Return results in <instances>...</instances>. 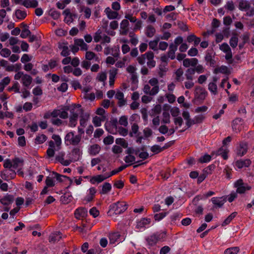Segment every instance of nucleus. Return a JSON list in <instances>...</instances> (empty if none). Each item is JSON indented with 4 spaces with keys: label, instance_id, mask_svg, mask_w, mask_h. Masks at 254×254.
Listing matches in <instances>:
<instances>
[{
    "label": "nucleus",
    "instance_id": "nucleus-1",
    "mask_svg": "<svg viewBox=\"0 0 254 254\" xmlns=\"http://www.w3.org/2000/svg\"><path fill=\"white\" fill-rule=\"evenodd\" d=\"M127 206L128 205L127 202L118 201L110 205L107 214L109 216H114L121 214L127 209Z\"/></svg>",
    "mask_w": 254,
    "mask_h": 254
},
{
    "label": "nucleus",
    "instance_id": "nucleus-2",
    "mask_svg": "<svg viewBox=\"0 0 254 254\" xmlns=\"http://www.w3.org/2000/svg\"><path fill=\"white\" fill-rule=\"evenodd\" d=\"M166 237L165 232H158L148 236L146 240L149 246H155L159 241H163Z\"/></svg>",
    "mask_w": 254,
    "mask_h": 254
},
{
    "label": "nucleus",
    "instance_id": "nucleus-3",
    "mask_svg": "<svg viewBox=\"0 0 254 254\" xmlns=\"http://www.w3.org/2000/svg\"><path fill=\"white\" fill-rule=\"evenodd\" d=\"M233 187L236 189V192L238 194H244L247 191L252 189V187L247 183H245L243 180L239 179L233 184Z\"/></svg>",
    "mask_w": 254,
    "mask_h": 254
},
{
    "label": "nucleus",
    "instance_id": "nucleus-4",
    "mask_svg": "<svg viewBox=\"0 0 254 254\" xmlns=\"http://www.w3.org/2000/svg\"><path fill=\"white\" fill-rule=\"evenodd\" d=\"M15 80H20L21 83L23 86L29 87L32 82V77L27 74H24L22 71H18L14 76Z\"/></svg>",
    "mask_w": 254,
    "mask_h": 254
},
{
    "label": "nucleus",
    "instance_id": "nucleus-5",
    "mask_svg": "<svg viewBox=\"0 0 254 254\" xmlns=\"http://www.w3.org/2000/svg\"><path fill=\"white\" fill-rule=\"evenodd\" d=\"M70 116L69 117V126L74 127L77 124V119L79 115L82 112V110L80 108V106L78 108L74 107L70 111Z\"/></svg>",
    "mask_w": 254,
    "mask_h": 254
},
{
    "label": "nucleus",
    "instance_id": "nucleus-6",
    "mask_svg": "<svg viewBox=\"0 0 254 254\" xmlns=\"http://www.w3.org/2000/svg\"><path fill=\"white\" fill-rule=\"evenodd\" d=\"M127 152L129 153H134L135 155L139 157L142 160H145L149 157L148 153L145 151L143 148H134L131 147H129L127 148Z\"/></svg>",
    "mask_w": 254,
    "mask_h": 254
},
{
    "label": "nucleus",
    "instance_id": "nucleus-7",
    "mask_svg": "<svg viewBox=\"0 0 254 254\" xmlns=\"http://www.w3.org/2000/svg\"><path fill=\"white\" fill-rule=\"evenodd\" d=\"M14 199V196L9 193H6L3 196L0 197V202L6 206L4 208L5 211H9L10 207L8 206L13 202Z\"/></svg>",
    "mask_w": 254,
    "mask_h": 254
},
{
    "label": "nucleus",
    "instance_id": "nucleus-8",
    "mask_svg": "<svg viewBox=\"0 0 254 254\" xmlns=\"http://www.w3.org/2000/svg\"><path fill=\"white\" fill-rule=\"evenodd\" d=\"M228 152L227 144H223L218 150L212 151V156H221L224 160H227L228 158Z\"/></svg>",
    "mask_w": 254,
    "mask_h": 254
},
{
    "label": "nucleus",
    "instance_id": "nucleus-9",
    "mask_svg": "<svg viewBox=\"0 0 254 254\" xmlns=\"http://www.w3.org/2000/svg\"><path fill=\"white\" fill-rule=\"evenodd\" d=\"M143 135L141 133L140 135L137 138V143H141L142 140L149 141L150 138L152 136L153 131L149 127H145L143 130Z\"/></svg>",
    "mask_w": 254,
    "mask_h": 254
},
{
    "label": "nucleus",
    "instance_id": "nucleus-10",
    "mask_svg": "<svg viewBox=\"0 0 254 254\" xmlns=\"http://www.w3.org/2000/svg\"><path fill=\"white\" fill-rule=\"evenodd\" d=\"M118 124L117 119H113L110 121L107 125H106V128L109 132L115 134L118 132L119 127Z\"/></svg>",
    "mask_w": 254,
    "mask_h": 254
},
{
    "label": "nucleus",
    "instance_id": "nucleus-11",
    "mask_svg": "<svg viewBox=\"0 0 254 254\" xmlns=\"http://www.w3.org/2000/svg\"><path fill=\"white\" fill-rule=\"evenodd\" d=\"M195 98L199 100H204L206 96L207 92L203 88L200 86H196L194 90Z\"/></svg>",
    "mask_w": 254,
    "mask_h": 254
},
{
    "label": "nucleus",
    "instance_id": "nucleus-12",
    "mask_svg": "<svg viewBox=\"0 0 254 254\" xmlns=\"http://www.w3.org/2000/svg\"><path fill=\"white\" fill-rule=\"evenodd\" d=\"M109 238L110 243L112 244H119L125 240L124 236H122L118 232L110 233Z\"/></svg>",
    "mask_w": 254,
    "mask_h": 254
},
{
    "label": "nucleus",
    "instance_id": "nucleus-13",
    "mask_svg": "<svg viewBox=\"0 0 254 254\" xmlns=\"http://www.w3.org/2000/svg\"><path fill=\"white\" fill-rule=\"evenodd\" d=\"M211 201L215 208H221L227 201V197L222 196L221 197H213L211 198Z\"/></svg>",
    "mask_w": 254,
    "mask_h": 254
},
{
    "label": "nucleus",
    "instance_id": "nucleus-14",
    "mask_svg": "<svg viewBox=\"0 0 254 254\" xmlns=\"http://www.w3.org/2000/svg\"><path fill=\"white\" fill-rule=\"evenodd\" d=\"M150 222V218H142L137 222L136 227L139 231H142L149 227Z\"/></svg>",
    "mask_w": 254,
    "mask_h": 254
},
{
    "label": "nucleus",
    "instance_id": "nucleus-15",
    "mask_svg": "<svg viewBox=\"0 0 254 254\" xmlns=\"http://www.w3.org/2000/svg\"><path fill=\"white\" fill-rule=\"evenodd\" d=\"M81 154L80 149L78 148H74L71 153H70L67 156V158H69V160L70 161V163L72 162H75L79 160Z\"/></svg>",
    "mask_w": 254,
    "mask_h": 254
},
{
    "label": "nucleus",
    "instance_id": "nucleus-16",
    "mask_svg": "<svg viewBox=\"0 0 254 254\" xmlns=\"http://www.w3.org/2000/svg\"><path fill=\"white\" fill-rule=\"evenodd\" d=\"M61 144H49V146L47 150V155L49 158L54 157L55 153L59 151L61 148Z\"/></svg>",
    "mask_w": 254,
    "mask_h": 254
},
{
    "label": "nucleus",
    "instance_id": "nucleus-17",
    "mask_svg": "<svg viewBox=\"0 0 254 254\" xmlns=\"http://www.w3.org/2000/svg\"><path fill=\"white\" fill-rule=\"evenodd\" d=\"M115 98L118 100V105L120 107L126 105L127 103V101L124 97V94L121 90L116 91Z\"/></svg>",
    "mask_w": 254,
    "mask_h": 254
},
{
    "label": "nucleus",
    "instance_id": "nucleus-18",
    "mask_svg": "<svg viewBox=\"0 0 254 254\" xmlns=\"http://www.w3.org/2000/svg\"><path fill=\"white\" fill-rule=\"evenodd\" d=\"M106 171V168L105 167L103 168L102 172H105L104 174L101 175H98L95 176L93 177L91 180L90 182L94 184L95 183H100L105 180L108 179L107 175L106 172H105Z\"/></svg>",
    "mask_w": 254,
    "mask_h": 254
},
{
    "label": "nucleus",
    "instance_id": "nucleus-19",
    "mask_svg": "<svg viewBox=\"0 0 254 254\" xmlns=\"http://www.w3.org/2000/svg\"><path fill=\"white\" fill-rule=\"evenodd\" d=\"M220 49L222 51H223V52L226 53L225 59L227 60H230L232 59V51H231V50L230 47L227 43H224L222 44H221L220 46Z\"/></svg>",
    "mask_w": 254,
    "mask_h": 254
},
{
    "label": "nucleus",
    "instance_id": "nucleus-20",
    "mask_svg": "<svg viewBox=\"0 0 254 254\" xmlns=\"http://www.w3.org/2000/svg\"><path fill=\"white\" fill-rule=\"evenodd\" d=\"M96 192V190L94 187H91L87 190L86 195L83 199V200L86 203L91 201L95 196Z\"/></svg>",
    "mask_w": 254,
    "mask_h": 254
},
{
    "label": "nucleus",
    "instance_id": "nucleus-21",
    "mask_svg": "<svg viewBox=\"0 0 254 254\" xmlns=\"http://www.w3.org/2000/svg\"><path fill=\"white\" fill-rule=\"evenodd\" d=\"M80 139V135H74L72 132L68 133L65 136V141H69V143H79Z\"/></svg>",
    "mask_w": 254,
    "mask_h": 254
},
{
    "label": "nucleus",
    "instance_id": "nucleus-22",
    "mask_svg": "<svg viewBox=\"0 0 254 254\" xmlns=\"http://www.w3.org/2000/svg\"><path fill=\"white\" fill-rule=\"evenodd\" d=\"M163 144H160V145L156 144H154L151 147V151L154 154H157L163 150L170 147V145L171 144H165L164 145H162Z\"/></svg>",
    "mask_w": 254,
    "mask_h": 254
},
{
    "label": "nucleus",
    "instance_id": "nucleus-23",
    "mask_svg": "<svg viewBox=\"0 0 254 254\" xmlns=\"http://www.w3.org/2000/svg\"><path fill=\"white\" fill-rule=\"evenodd\" d=\"M120 48L118 46H115L112 48H107L105 50V54H111L114 58H118L120 55Z\"/></svg>",
    "mask_w": 254,
    "mask_h": 254
},
{
    "label": "nucleus",
    "instance_id": "nucleus-24",
    "mask_svg": "<svg viewBox=\"0 0 254 254\" xmlns=\"http://www.w3.org/2000/svg\"><path fill=\"white\" fill-rule=\"evenodd\" d=\"M129 22L127 19H124L120 24V34L126 35L128 32Z\"/></svg>",
    "mask_w": 254,
    "mask_h": 254
},
{
    "label": "nucleus",
    "instance_id": "nucleus-25",
    "mask_svg": "<svg viewBox=\"0 0 254 254\" xmlns=\"http://www.w3.org/2000/svg\"><path fill=\"white\" fill-rule=\"evenodd\" d=\"M141 133L139 132V127L136 123H133L131 125V130L129 133L130 137H134L136 138V140L137 138L140 135Z\"/></svg>",
    "mask_w": 254,
    "mask_h": 254
},
{
    "label": "nucleus",
    "instance_id": "nucleus-26",
    "mask_svg": "<svg viewBox=\"0 0 254 254\" xmlns=\"http://www.w3.org/2000/svg\"><path fill=\"white\" fill-rule=\"evenodd\" d=\"M64 153L61 152L59 154L56 156V160L57 162H60L62 165L67 166L70 164V161L69 160V158L66 159H64Z\"/></svg>",
    "mask_w": 254,
    "mask_h": 254
},
{
    "label": "nucleus",
    "instance_id": "nucleus-27",
    "mask_svg": "<svg viewBox=\"0 0 254 254\" xmlns=\"http://www.w3.org/2000/svg\"><path fill=\"white\" fill-rule=\"evenodd\" d=\"M242 120L240 118H237L233 120L232 123V129L235 132H238L241 131L242 128Z\"/></svg>",
    "mask_w": 254,
    "mask_h": 254
},
{
    "label": "nucleus",
    "instance_id": "nucleus-28",
    "mask_svg": "<svg viewBox=\"0 0 254 254\" xmlns=\"http://www.w3.org/2000/svg\"><path fill=\"white\" fill-rule=\"evenodd\" d=\"M15 175V171L12 172L10 171L5 170L1 173L0 177L4 181H9L11 179H13Z\"/></svg>",
    "mask_w": 254,
    "mask_h": 254
},
{
    "label": "nucleus",
    "instance_id": "nucleus-29",
    "mask_svg": "<svg viewBox=\"0 0 254 254\" xmlns=\"http://www.w3.org/2000/svg\"><path fill=\"white\" fill-rule=\"evenodd\" d=\"M251 164V161L247 159L245 160H238L235 162V166L238 169H242L245 167H248Z\"/></svg>",
    "mask_w": 254,
    "mask_h": 254
},
{
    "label": "nucleus",
    "instance_id": "nucleus-30",
    "mask_svg": "<svg viewBox=\"0 0 254 254\" xmlns=\"http://www.w3.org/2000/svg\"><path fill=\"white\" fill-rule=\"evenodd\" d=\"M198 63L196 58L185 59L183 60V64L185 67H189L190 66H195Z\"/></svg>",
    "mask_w": 254,
    "mask_h": 254
},
{
    "label": "nucleus",
    "instance_id": "nucleus-31",
    "mask_svg": "<svg viewBox=\"0 0 254 254\" xmlns=\"http://www.w3.org/2000/svg\"><path fill=\"white\" fill-rule=\"evenodd\" d=\"M22 5L27 8H36L38 5V2L37 0H23Z\"/></svg>",
    "mask_w": 254,
    "mask_h": 254
},
{
    "label": "nucleus",
    "instance_id": "nucleus-32",
    "mask_svg": "<svg viewBox=\"0 0 254 254\" xmlns=\"http://www.w3.org/2000/svg\"><path fill=\"white\" fill-rule=\"evenodd\" d=\"M155 88L153 87L151 88L150 85L145 84L142 90L143 92L146 94L150 96H155L158 93V92L156 90V89Z\"/></svg>",
    "mask_w": 254,
    "mask_h": 254
},
{
    "label": "nucleus",
    "instance_id": "nucleus-33",
    "mask_svg": "<svg viewBox=\"0 0 254 254\" xmlns=\"http://www.w3.org/2000/svg\"><path fill=\"white\" fill-rule=\"evenodd\" d=\"M127 151L128 150L127 148L125 151V153L127 154V155L125 157L124 161L127 164V165L128 166L132 165L135 162V158L134 156V153H129L127 152Z\"/></svg>",
    "mask_w": 254,
    "mask_h": 254
},
{
    "label": "nucleus",
    "instance_id": "nucleus-34",
    "mask_svg": "<svg viewBox=\"0 0 254 254\" xmlns=\"http://www.w3.org/2000/svg\"><path fill=\"white\" fill-rule=\"evenodd\" d=\"M87 214V210L85 208H78L74 212L76 218L80 219L85 217Z\"/></svg>",
    "mask_w": 254,
    "mask_h": 254
},
{
    "label": "nucleus",
    "instance_id": "nucleus-35",
    "mask_svg": "<svg viewBox=\"0 0 254 254\" xmlns=\"http://www.w3.org/2000/svg\"><path fill=\"white\" fill-rule=\"evenodd\" d=\"M106 120V117L95 116L93 117L92 123L95 127H99L101 126L102 123Z\"/></svg>",
    "mask_w": 254,
    "mask_h": 254
},
{
    "label": "nucleus",
    "instance_id": "nucleus-36",
    "mask_svg": "<svg viewBox=\"0 0 254 254\" xmlns=\"http://www.w3.org/2000/svg\"><path fill=\"white\" fill-rule=\"evenodd\" d=\"M104 12L109 19H116L119 16L118 12L113 11L109 7L106 8Z\"/></svg>",
    "mask_w": 254,
    "mask_h": 254
},
{
    "label": "nucleus",
    "instance_id": "nucleus-37",
    "mask_svg": "<svg viewBox=\"0 0 254 254\" xmlns=\"http://www.w3.org/2000/svg\"><path fill=\"white\" fill-rule=\"evenodd\" d=\"M118 69L113 68L109 71V85L112 87L114 85L115 78L117 74Z\"/></svg>",
    "mask_w": 254,
    "mask_h": 254
},
{
    "label": "nucleus",
    "instance_id": "nucleus-38",
    "mask_svg": "<svg viewBox=\"0 0 254 254\" xmlns=\"http://www.w3.org/2000/svg\"><path fill=\"white\" fill-rule=\"evenodd\" d=\"M118 145H115L112 147V151L115 154H119L123 152V149L126 148V149L127 147L128 144H117Z\"/></svg>",
    "mask_w": 254,
    "mask_h": 254
},
{
    "label": "nucleus",
    "instance_id": "nucleus-39",
    "mask_svg": "<svg viewBox=\"0 0 254 254\" xmlns=\"http://www.w3.org/2000/svg\"><path fill=\"white\" fill-rule=\"evenodd\" d=\"M247 150V144H239L237 148L236 152L239 156H242L246 153Z\"/></svg>",
    "mask_w": 254,
    "mask_h": 254
},
{
    "label": "nucleus",
    "instance_id": "nucleus-40",
    "mask_svg": "<svg viewBox=\"0 0 254 254\" xmlns=\"http://www.w3.org/2000/svg\"><path fill=\"white\" fill-rule=\"evenodd\" d=\"M53 174L55 175V177L56 178L57 180L59 182H62L67 180L69 182L70 184L72 183V179L68 177L60 175L56 172H54Z\"/></svg>",
    "mask_w": 254,
    "mask_h": 254
},
{
    "label": "nucleus",
    "instance_id": "nucleus-41",
    "mask_svg": "<svg viewBox=\"0 0 254 254\" xmlns=\"http://www.w3.org/2000/svg\"><path fill=\"white\" fill-rule=\"evenodd\" d=\"M74 44L76 46L79 47L81 51H87L88 49V45L82 39H74Z\"/></svg>",
    "mask_w": 254,
    "mask_h": 254
},
{
    "label": "nucleus",
    "instance_id": "nucleus-42",
    "mask_svg": "<svg viewBox=\"0 0 254 254\" xmlns=\"http://www.w3.org/2000/svg\"><path fill=\"white\" fill-rule=\"evenodd\" d=\"M214 73L215 74L221 73L228 75L230 74V71L227 66L222 65L215 68L214 70Z\"/></svg>",
    "mask_w": 254,
    "mask_h": 254
},
{
    "label": "nucleus",
    "instance_id": "nucleus-43",
    "mask_svg": "<svg viewBox=\"0 0 254 254\" xmlns=\"http://www.w3.org/2000/svg\"><path fill=\"white\" fill-rule=\"evenodd\" d=\"M155 28L151 25H147L145 29V35L149 38H152L155 34Z\"/></svg>",
    "mask_w": 254,
    "mask_h": 254
},
{
    "label": "nucleus",
    "instance_id": "nucleus-44",
    "mask_svg": "<svg viewBox=\"0 0 254 254\" xmlns=\"http://www.w3.org/2000/svg\"><path fill=\"white\" fill-rule=\"evenodd\" d=\"M147 55H148V59H147V64L148 67L150 68L153 67L155 66L156 63L153 60L154 58V54L152 52L149 51L147 52Z\"/></svg>",
    "mask_w": 254,
    "mask_h": 254
},
{
    "label": "nucleus",
    "instance_id": "nucleus-45",
    "mask_svg": "<svg viewBox=\"0 0 254 254\" xmlns=\"http://www.w3.org/2000/svg\"><path fill=\"white\" fill-rule=\"evenodd\" d=\"M177 50V48L176 47V46H174L173 43L170 44L168 52V57L170 58L171 60L174 59L175 58V52Z\"/></svg>",
    "mask_w": 254,
    "mask_h": 254
},
{
    "label": "nucleus",
    "instance_id": "nucleus-46",
    "mask_svg": "<svg viewBox=\"0 0 254 254\" xmlns=\"http://www.w3.org/2000/svg\"><path fill=\"white\" fill-rule=\"evenodd\" d=\"M175 80L178 82H182L184 79V77L183 76L184 74V71L181 68H179L177 69L175 72Z\"/></svg>",
    "mask_w": 254,
    "mask_h": 254
},
{
    "label": "nucleus",
    "instance_id": "nucleus-47",
    "mask_svg": "<svg viewBox=\"0 0 254 254\" xmlns=\"http://www.w3.org/2000/svg\"><path fill=\"white\" fill-rule=\"evenodd\" d=\"M100 149L101 147L98 144H94L89 148V152L92 155H95L100 152Z\"/></svg>",
    "mask_w": 254,
    "mask_h": 254
},
{
    "label": "nucleus",
    "instance_id": "nucleus-48",
    "mask_svg": "<svg viewBox=\"0 0 254 254\" xmlns=\"http://www.w3.org/2000/svg\"><path fill=\"white\" fill-rule=\"evenodd\" d=\"M214 157V156H212V152L210 155L205 154L199 158L198 161L201 163H208L211 160L212 157Z\"/></svg>",
    "mask_w": 254,
    "mask_h": 254
},
{
    "label": "nucleus",
    "instance_id": "nucleus-49",
    "mask_svg": "<svg viewBox=\"0 0 254 254\" xmlns=\"http://www.w3.org/2000/svg\"><path fill=\"white\" fill-rule=\"evenodd\" d=\"M194 70L193 68H188L185 73V77L186 80H193L194 79Z\"/></svg>",
    "mask_w": 254,
    "mask_h": 254
},
{
    "label": "nucleus",
    "instance_id": "nucleus-50",
    "mask_svg": "<svg viewBox=\"0 0 254 254\" xmlns=\"http://www.w3.org/2000/svg\"><path fill=\"white\" fill-rule=\"evenodd\" d=\"M62 238V234L60 232H56L53 233L49 238V241L50 242L55 243L56 241H59Z\"/></svg>",
    "mask_w": 254,
    "mask_h": 254
},
{
    "label": "nucleus",
    "instance_id": "nucleus-51",
    "mask_svg": "<svg viewBox=\"0 0 254 254\" xmlns=\"http://www.w3.org/2000/svg\"><path fill=\"white\" fill-rule=\"evenodd\" d=\"M85 59L88 61L94 60L95 61H99L98 57L92 52L87 51L85 53Z\"/></svg>",
    "mask_w": 254,
    "mask_h": 254
},
{
    "label": "nucleus",
    "instance_id": "nucleus-52",
    "mask_svg": "<svg viewBox=\"0 0 254 254\" xmlns=\"http://www.w3.org/2000/svg\"><path fill=\"white\" fill-rule=\"evenodd\" d=\"M250 7V4L246 0H241L239 2V8L242 11H247Z\"/></svg>",
    "mask_w": 254,
    "mask_h": 254
},
{
    "label": "nucleus",
    "instance_id": "nucleus-53",
    "mask_svg": "<svg viewBox=\"0 0 254 254\" xmlns=\"http://www.w3.org/2000/svg\"><path fill=\"white\" fill-rule=\"evenodd\" d=\"M237 212H234L232 213L228 217H227L222 222V226H225L232 221V220L237 216Z\"/></svg>",
    "mask_w": 254,
    "mask_h": 254
},
{
    "label": "nucleus",
    "instance_id": "nucleus-54",
    "mask_svg": "<svg viewBox=\"0 0 254 254\" xmlns=\"http://www.w3.org/2000/svg\"><path fill=\"white\" fill-rule=\"evenodd\" d=\"M215 168V166L214 164H211L203 170L202 173L207 177L209 175L212 174Z\"/></svg>",
    "mask_w": 254,
    "mask_h": 254
},
{
    "label": "nucleus",
    "instance_id": "nucleus-55",
    "mask_svg": "<svg viewBox=\"0 0 254 254\" xmlns=\"http://www.w3.org/2000/svg\"><path fill=\"white\" fill-rule=\"evenodd\" d=\"M15 14L16 18L20 20L24 19L27 15L26 12L25 10H22L20 9L16 10L15 11Z\"/></svg>",
    "mask_w": 254,
    "mask_h": 254
},
{
    "label": "nucleus",
    "instance_id": "nucleus-56",
    "mask_svg": "<svg viewBox=\"0 0 254 254\" xmlns=\"http://www.w3.org/2000/svg\"><path fill=\"white\" fill-rule=\"evenodd\" d=\"M209 91L213 95H216L218 94L217 86L214 82H210L208 86Z\"/></svg>",
    "mask_w": 254,
    "mask_h": 254
},
{
    "label": "nucleus",
    "instance_id": "nucleus-57",
    "mask_svg": "<svg viewBox=\"0 0 254 254\" xmlns=\"http://www.w3.org/2000/svg\"><path fill=\"white\" fill-rule=\"evenodd\" d=\"M148 83L149 85L152 86L153 88H155L156 89V91L159 92V82L158 80L156 78H151L148 81Z\"/></svg>",
    "mask_w": 254,
    "mask_h": 254
},
{
    "label": "nucleus",
    "instance_id": "nucleus-58",
    "mask_svg": "<svg viewBox=\"0 0 254 254\" xmlns=\"http://www.w3.org/2000/svg\"><path fill=\"white\" fill-rule=\"evenodd\" d=\"M238 36L237 34L233 35L230 39L229 43L230 46L233 48H236L238 45Z\"/></svg>",
    "mask_w": 254,
    "mask_h": 254
},
{
    "label": "nucleus",
    "instance_id": "nucleus-59",
    "mask_svg": "<svg viewBox=\"0 0 254 254\" xmlns=\"http://www.w3.org/2000/svg\"><path fill=\"white\" fill-rule=\"evenodd\" d=\"M119 124L124 126V127H126L128 125V118L127 116H121L118 121Z\"/></svg>",
    "mask_w": 254,
    "mask_h": 254
},
{
    "label": "nucleus",
    "instance_id": "nucleus-60",
    "mask_svg": "<svg viewBox=\"0 0 254 254\" xmlns=\"http://www.w3.org/2000/svg\"><path fill=\"white\" fill-rule=\"evenodd\" d=\"M112 189L111 185L109 183H105L102 186L101 193L106 194L109 192Z\"/></svg>",
    "mask_w": 254,
    "mask_h": 254
},
{
    "label": "nucleus",
    "instance_id": "nucleus-61",
    "mask_svg": "<svg viewBox=\"0 0 254 254\" xmlns=\"http://www.w3.org/2000/svg\"><path fill=\"white\" fill-rule=\"evenodd\" d=\"M239 251V248L238 247H231L227 249L225 252L224 254H237Z\"/></svg>",
    "mask_w": 254,
    "mask_h": 254
},
{
    "label": "nucleus",
    "instance_id": "nucleus-62",
    "mask_svg": "<svg viewBox=\"0 0 254 254\" xmlns=\"http://www.w3.org/2000/svg\"><path fill=\"white\" fill-rule=\"evenodd\" d=\"M20 66L18 64H15L14 65H7L6 66L5 70L7 71H17L20 69Z\"/></svg>",
    "mask_w": 254,
    "mask_h": 254
},
{
    "label": "nucleus",
    "instance_id": "nucleus-63",
    "mask_svg": "<svg viewBox=\"0 0 254 254\" xmlns=\"http://www.w3.org/2000/svg\"><path fill=\"white\" fill-rule=\"evenodd\" d=\"M59 48L62 50L61 55L64 57H66L69 54V51L67 46L60 45Z\"/></svg>",
    "mask_w": 254,
    "mask_h": 254
},
{
    "label": "nucleus",
    "instance_id": "nucleus-64",
    "mask_svg": "<svg viewBox=\"0 0 254 254\" xmlns=\"http://www.w3.org/2000/svg\"><path fill=\"white\" fill-rule=\"evenodd\" d=\"M89 116L88 115H81L80 117V126L81 127H84L86 126V123L88 121Z\"/></svg>",
    "mask_w": 254,
    "mask_h": 254
}]
</instances>
